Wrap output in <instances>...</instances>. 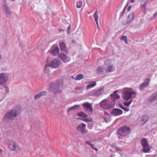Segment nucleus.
Returning <instances> with one entry per match:
<instances>
[{
  "label": "nucleus",
  "instance_id": "f257e3e1",
  "mask_svg": "<svg viewBox=\"0 0 157 157\" xmlns=\"http://www.w3.org/2000/svg\"><path fill=\"white\" fill-rule=\"evenodd\" d=\"M63 79H57L55 82L52 83L50 84V90L56 93H61V90H60V87L61 86L62 87L63 86Z\"/></svg>",
  "mask_w": 157,
  "mask_h": 157
},
{
  "label": "nucleus",
  "instance_id": "f03ea898",
  "mask_svg": "<svg viewBox=\"0 0 157 157\" xmlns=\"http://www.w3.org/2000/svg\"><path fill=\"white\" fill-rule=\"evenodd\" d=\"M123 98L125 101L128 100L132 96V94H136L135 91H133L131 88H125L123 90Z\"/></svg>",
  "mask_w": 157,
  "mask_h": 157
},
{
  "label": "nucleus",
  "instance_id": "7ed1b4c3",
  "mask_svg": "<svg viewBox=\"0 0 157 157\" xmlns=\"http://www.w3.org/2000/svg\"><path fill=\"white\" fill-rule=\"evenodd\" d=\"M18 114L15 109L11 110L6 113L4 116V120L7 121L8 120L13 121L14 120Z\"/></svg>",
  "mask_w": 157,
  "mask_h": 157
},
{
  "label": "nucleus",
  "instance_id": "20e7f679",
  "mask_svg": "<svg viewBox=\"0 0 157 157\" xmlns=\"http://www.w3.org/2000/svg\"><path fill=\"white\" fill-rule=\"evenodd\" d=\"M117 133L121 136H126L131 133V128L127 126H122L119 129Z\"/></svg>",
  "mask_w": 157,
  "mask_h": 157
},
{
  "label": "nucleus",
  "instance_id": "39448f33",
  "mask_svg": "<svg viewBox=\"0 0 157 157\" xmlns=\"http://www.w3.org/2000/svg\"><path fill=\"white\" fill-rule=\"evenodd\" d=\"M8 144L9 148L11 151H16L17 152V151L20 150L19 145L15 141L13 140H10L8 141Z\"/></svg>",
  "mask_w": 157,
  "mask_h": 157
},
{
  "label": "nucleus",
  "instance_id": "423d86ee",
  "mask_svg": "<svg viewBox=\"0 0 157 157\" xmlns=\"http://www.w3.org/2000/svg\"><path fill=\"white\" fill-rule=\"evenodd\" d=\"M61 61L58 59H55L52 60L49 65L50 66L54 68H58L61 64Z\"/></svg>",
  "mask_w": 157,
  "mask_h": 157
},
{
  "label": "nucleus",
  "instance_id": "0eeeda50",
  "mask_svg": "<svg viewBox=\"0 0 157 157\" xmlns=\"http://www.w3.org/2000/svg\"><path fill=\"white\" fill-rule=\"evenodd\" d=\"M109 103V101H108L103 100L100 102V106L104 109H110L112 108L113 106L110 105Z\"/></svg>",
  "mask_w": 157,
  "mask_h": 157
},
{
  "label": "nucleus",
  "instance_id": "6e6552de",
  "mask_svg": "<svg viewBox=\"0 0 157 157\" xmlns=\"http://www.w3.org/2000/svg\"><path fill=\"white\" fill-rule=\"evenodd\" d=\"M82 105L84 110H87L91 112H93V109L92 108V105L91 104L88 102H86L83 103L82 104Z\"/></svg>",
  "mask_w": 157,
  "mask_h": 157
},
{
  "label": "nucleus",
  "instance_id": "1a4fd4ad",
  "mask_svg": "<svg viewBox=\"0 0 157 157\" xmlns=\"http://www.w3.org/2000/svg\"><path fill=\"white\" fill-rule=\"evenodd\" d=\"M86 125L85 124L82 123L78 125L76 128V129L78 131H81L82 133H85L87 132V131L85 129Z\"/></svg>",
  "mask_w": 157,
  "mask_h": 157
},
{
  "label": "nucleus",
  "instance_id": "9d476101",
  "mask_svg": "<svg viewBox=\"0 0 157 157\" xmlns=\"http://www.w3.org/2000/svg\"><path fill=\"white\" fill-rule=\"evenodd\" d=\"M104 90L103 88H100L98 90H93L90 92L92 95L99 96L103 94Z\"/></svg>",
  "mask_w": 157,
  "mask_h": 157
},
{
  "label": "nucleus",
  "instance_id": "9b49d317",
  "mask_svg": "<svg viewBox=\"0 0 157 157\" xmlns=\"http://www.w3.org/2000/svg\"><path fill=\"white\" fill-rule=\"evenodd\" d=\"M8 78L7 75L4 73L0 74V84H4L8 80Z\"/></svg>",
  "mask_w": 157,
  "mask_h": 157
},
{
  "label": "nucleus",
  "instance_id": "f8f14e48",
  "mask_svg": "<svg viewBox=\"0 0 157 157\" xmlns=\"http://www.w3.org/2000/svg\"><path fill=\"white\" fill-rule=\"evenodd\" d=\"M59 57L64 63L68 62L70 60V58L69 57L63 53H61Z\"/></svg>",
  "mask_w": 157,
  "mask_h": 157
},
{
  "label": "nucleus",
  "instance_id": "ddd939ff",
  "mask_svg": "<svg viewBox=\"0 0 157 157\" xmlns=\"http://www.w3.org/2000/svg\"><path fill=\"white\" fill-rule=\"evenodd\" d=\"M148 0H142L140 2V7L144 10L145 13L147 12V4L148 2Z\"/></svg>",
  "mask_w": 157,
  "mask_h": 157
},
{
  "label": "nucleus",
  "instance_id": "4468645a",
  "mask_svg": "<svg viewBox=\"0 0 157 157\" xmlns=\"http://www.w3.org/2000/svg\"><path fill=\"white\" fill-rule=\"evenodd\" d=\"M150 79L146 78L144 82L142 83L140 86V89L141 90H143L145 87H147L149 85Z\"/></svg>",
  "mask_w": 157,
  "mask_h": 157
},
{
  "label": "nucleus",
  "instance_id": "2eb2a0df",
  "mask_svg": "<svg viewBox=\"0 0 157 157\" xmlns=\"http://www.w3.org/2000/svg\"><path fill=\"white\" fill-rule=\"evenodd\" d=\"M123 111L119 109H113L111 113L112 114H113L115 116H117L122 114Z\"/></svg>",
  "mask_w": 157,
  "mask_h": 157
},
{
  "label": "nucleus",
  "instance_id": "dca6fc26",
  "mask_svg": "<svg viewBox=\"0 0 157 157\" xmlns=\"http://www.w3.org/2000/svg\"><path fill=\"white\" fill-rule=\"evenodd\" d=\"M59 49L58 47H53L50 51L51 54L55 56L59 53Z\"/></svg>",
  "mask_w": 157,
  "mask_h": 157
},
{
  "label": "nucleus",
  "instance_id": "f3484780",
  "mask_svg": "<svg viewBox=\"0 0 157 157\" xmlns=\"http://www.w3.org/2000/svg\"><path fill=\"white\" fill-rule=\"evenodd\" d=\"M59 45L61 51L66 53L68 52L67 48L64 43L60 42L59 43Z\"/></svg>",
  "mask_w": 157,
  "mask_h": 157
},
{
  "label": "nucleus",
  "instance_id": "a211bd4d",
  "mask_svg": "<svg viewBox=\"0 0 157 157\" xmlns=\"http://www.w3.org/2000/svg\"><path fill=\"white\" fill-rule=\"evenodd\" d=\"M94 17V18L95 21L96 22V24L97 25L98 28H99V26L98 24V11L97 10H96L95 12L94 13L93 15Z\"/></svg>",
  "mask_w": 157,
  "mask_h": 157
},
{
  "label": "nucleus",
  "instance_id": "6ab92c4d",
  "mask_svg": "<svg viewBox=\"0 0 157 157\" xmlns=\"http://www.w3.org/2000/svg\"><path fill=\"white\" fill-rule=\"evenodd\" d=\"M46 92L45 91H42L39 94L35 95L34 96L35 100H36L37 98H40L42 96L46 95Z\"/></svg>",
  "mask_w": 157,
  "mask_h": 157
},
{
  "label": "nucleus",
  "instance_id": "aec40b11",
  "mask_svg": "<svg viewBox=\"0 0 157 157\" xmlns=\"http://www.w3.org/2000/svg\"><path fill=\"white\" fill-rule=\"evenodd\" d=\"M157 100V96L156 94H154L153 95L150 96L148 99L150 102H152Z\"/></svg>",
  "mask_w": 157,
  "mask_h": 157
},
{
  "label": "nucleus",
  "instance_id": "412c9836",
  "mask_svg": "<svg viewBox=\"0 0 157 157\" xmlns=\"http://www.w3.org/2000/svg\"><path fill=\"white\" fill-rule=\"evenodd\" d=\"M111 99L113 101L120 98V96L118 94H111Z\"/></svg>",
  "mask_w": 157,
  "mask_h": 157
},
{
  "label": "nucleus",
  "instance_id": "4be33fe9",
  "mask_svg": "<svg viewBox=\"0 0 157 157\" xmlns=\"http://www.w3.org/2000/svg\"><path fill=\"white\" fill-rule=\"evenodd\" d=\"M90 83V84L86 86V90L94 87L97 85L96 81H93Z\"/></svg>",
  "mask_w": 157,
  "mask_h": 157
},
{
  "label": "nucleus",
  "instance_id": "5701e85b",
  "mask_svg": "<svg viewBox=\"0 0 157 157\" xmlns=\"http://www.w3.org/2000/svg\"><path fill=\"white\" fill-rule=\"evenodd\" d=\"M148 117L147 116H143L141 119V121H140L141 124L143 125L146 123L148 120Z\"/></svg>",
  "mask_w": 157,
  "mask_h": 157
},
{
  "label": "nucleus",
  "instance_id": "b1692460",
  "mask_svg": "<svg viewBox=\"0 0 157 157\" xmlns=\"http://www.w3.org/2000/svg\"><path fill=\"white\" fill-rule=\"evenodd\" d=\"M115 69L113 65H109L107 67V69L106 70L107 72L113 71Z\"/></svg>",
  "mask_w": 157,
  "mask_h": 157
},
{
  "label": "nucleus",
  "instance_id": "393cba45",
  "mask_svg": "<svg viewBox=\"0 0 157 157\" xmlns=\"http://www.w3.org/2000/svg\"><path fill=\"white\" fill-rule=\"evenodd\" d=\"M150 150V149L149 147L148 144L143 147V151L144 153H147L149 152Z\"/></svg>",
  "mask_w": 157,
  "mask_h": 157
},
{
  "label": "nucleus",
  "instance_id": "a878e982",
  "mask_svg": "<svg viewBox=\"0 0 157 157\" xmlns=\"http://www.w3.org/2000/svg\"><path fill=\"white\" fill-rule=\"evenodd\" d=\"M80 107V105H75L73 106L72 107L69 108L67 109V111L69 112L71 110H75L76 109H78Z\"/></svg>",
  "mask_w": 157,
  "mask_h": 157
},
{
  "label": "nucleus",
  "instance_id": "bb28decb",
  "mask_svg": "<svg viewBox=\"0 0 157 157\" xmlns=\"http://www.w3.org/2000/svg\"><path fill=\"white\" fill-rule=\"evenodd\" d=\"M77 115L79 117H88V115L83 112H80L77 113Z\"/></svg>",
  "mask_w": 157,
  "mask_h": 157
},
{
  "label": "nucleus",
  "instance_id": "cd10ccee",
  "mask_svg": "<svg viewBox=\"0 0 157 157\" xmlns=\"http://www.w3.org/2000/svg\"><path fill=\"white\" fill-rule=\"evenodd\" d=\"M134 18V13H132L128 16L127 20L128 21L130 22Z\"/></svg>",
  "mask_w": 157,
  "mask_h": 157
},
{
  "label": "nucleus",
  "instance_id": "c85d7f7f",
  "mask_svg": "<svg viewBox=\"0 0 157 157\" xmlns=\"http://www.w3.org/2000/svg\"><path fill=\"white\" fill-rule=\"evenodd\" d=\"M141 145L143 146V147L148 144L147 140L145 138H143L142 140H141Z\"/></svg>",
  "mask_w": 157,
  "mask_h": 157
},
{
  "label": "nucleus",
  "instance_id": "c756f323",
  "mask_svg": "<svg viewBox=\"0 0 157 157\" xmlns=\"http://www.w3.org/2000/svg\"><path fill=\"white\" fill-rule=\"evenodd\" d=\"M84 77L83 75L81 74H79L75 78V79L76 80H79L83 79Z\"/></svg>",
  "mask_w": 157,
  "mask_h": 157
},
{
  "label": "nucleus",
  "instance_id": "7c9ffc66",
  "mask_svg": "<svg viewBox=\"0 0 157 157\" xmlns=\"http://www.w3.org/2000/svg\"><path fill=\"white\" fill-rule=\"evenodd\" d=\"M120 39L121 40H124L126 44H127L128 43V41L127 37L126 36H122L120 37Z\"/></svg>",
  "mask_w": 157,
  "mask_h": 157
},
{
  "label": "nucleus",
  "instance_id": "2f4dec72",
  "mask_svg": "<svg viewBox=\"0 0 157 157\" xmlns=\"http://www.w3.org/2000/svg\"><path fill=\"white\" fill-rule=\"evenodd\" d=\"M82 5V2L81 0L78 1L76 3V7L78 8H80Z\"/></svg>",
  "mask_w": 157,
  "mask_h": 157
},
{
  "label": "nucleus",
  "instance_id": "473e14b6",
  "mask_svg": "<svg viewBox=\"0 0 157 157\" xmlns=\"http://www.w3.org/2000/svg\"><path fill=\"white\" fill-rule=\"evenodd\" d=\"M85 143H86V144H88L91 147L94 149V150H96V151H97L98 149L95 148L94 147V146L93 144H91L90 142L87 141H85Z\"/></svg>",
  "mask_w": 157,
  "mask_h": 157
},
{
  "label": "nucleus",
  "instance_id": "72a5a7b5",
  "mask_svg": "<svg viewBox=\"0 0 157 157\" xmlns=\"http://www.w3.org/2000/svg\"><path fill=\"white\" fill-rule=\"evenodd\" d=\"M105 69L102 66L99 67L97 69V71L98 73L102 72L105 71Z\"/></svg>",
  "mask_w": 157,
  "mask_h": 157
},
{
  "label": "nucleus",
  "instance_id": "f704fd0d",
  "mask_svg": "<svg viewBox=\"0 0 157 157\" xmlns=\"http://www.w3.org/2000/svg\"><path fill=\"white\" fill-rule=\"evenodd\" d=\"M119 107L121 108V109H123L124 111L126 112H128L129 111V109L127 107H124L121 104H120L119 105Z\"/></svg>",
  "mask_w": 157,
  "mask_h": 157
},
{
  "label": "nucleus",
  "instance_id": "c9c22d12",
  "mask_svg": "<svg viewBox=\"0 0 157 157\" xmlns=\"http://www.w3.org/2000/svg\"><path fill=\"white\" fill-rule=\"evenodd\" d=\"M132 101V100H131L129 102H124V104L125 106H129L130 104L131 103Z\"/></svg>",
  "mask_w": 157,
  "mask_h": 157
},
{
  "label": "nucleus",
  "instance_id": "e433bc0d",
  "mask_svg": "<svg viewBox=\"0 0 157 157\" xmlns=\"http://www.w3.org/2000/svg\"><path fill=\"white\" fill-rule=\"evenodd\" d=\"M126 6L124 8V9L123 10H122V11L121 12V13H120V16L121 17H122L124 15V13H125V9H126V6Z\"/></svg>",
  "mask_w": 157,
  "mask_h": 157
},
{
  "label": "nucleus",
  "instance_id": "4c0bfd02",
  "mask_svg": "<svg viewBox=\"0 0 157 157\" xmlns=\"http://www.w3.org/2000/svg\"><path fill=\"white\" fill-rule=\"evenodd\" d=\"M4 8L5 9L6 11V13H10V12L9 10V8L8 7H7L6 5H5L4 6Z\"/></svg>",
  "mask_w": 157,
  "mask_h": 157
},
{
  "label": "nucleus",
  "instance_id": "58836bf2",
  "mask_svg": "<svg viewBox=\"0 0 157 157\" xmlns=\"http://www.w3.org/2000/svg\"><path fill=\"white\" fill-rule=\"evenodd\" d=\"M110 60L109 59H107L105 61V63L106 65H107L109 64L110 62Z\"/></svg>",
  "mask_w": 157,
  "mask_h": 157
},
{
  "label": "nucleus",
  "instance_id": "ea45409f",
  "mask_svg": "<svg viewBox=\"0 0 157 157\" xmlns=\"http://www.w3.org/2000/svg\"><path fill=\"white\" fill-rule=\"evenodd\" d=\"M71 28V25H70L68 27V28L67 30V34H69L70 33V30Z\"/></svg>",
  "mask_w": 157,
  "mask_h": 157
},
{
  "label": "nucleus",
  "instance_id": "a19ab883",
  "mask_svg": "<svg viewBox=\"0 0 157 157\" xmlns=\"http://www.w3.org/2000/svg\"><path fill=\"white\" fill-rule=\"evenodd\" d=\"M49 71V69L47 68V66L45 65V67L44 69V72L46 73H48Z\"/></svg>",
  "mask_w": 157,
  "mask_h": 157
},
{
  "label": "nucleus",
  "instance_id": "79ce46f5",
  "mask_svg": "<svg viewBox=\"0 0 157 157\" xmlns=\"http://www.w3.org/2000/svg\"><path fill=\"white\" fill-rule=\"evenodd\" d=\"M82 121L84 122H90L91 121V120H90L89 119H84L82 120Z\"/></svg>",
  "mask_w": 157,
  "mask_h": 157
},
{
  "label": "nucleus",
  "instance_id": "37998d69",
  "mask_svg": "<svg viewBox=\"0 0 157 157\" xmlns=\"http://www.w3.org/2000/svg\"><path fill=\"white\" fill-rule=\"evenodd\" d=\"M116 151H122L120 147H116Z\"/></svg>",
  "mask_w": 157,
  "mask_h": 157
},
{
  "label": "nucleus",
  "instance_id": "c03bdc74",
  "mask_svg": "<svg viewBox=\"0 0 157 157\" xmlns=\"http://www.w3.org/2000/svg\"><path fill=\"white\" fill-rule=\"evenodd\" d=\"M75 89L76 90L79 89L80 90H82L83 89L82 87H76L75 88Z\"/></svg>",
  "mask_w": 157,
  "mask_h": 157
},
{
  "label": "nucleus",
  "instance_id": "a18cd8bd",
  "mask_svg": "<svg viewBox=\"0 0 157 157\" xmlns=\"http://www.w3.org/2000/svg\"><path fill=\"white\" fill-rule=\"evenodd\" d=\"M150 156H151V157H155V155H146V157H150Z\"/></svg>",
  "mask_w": 157,
  "mask_h": 157
},
{
  "label": "nucleus",
  "instance_id": "49530a36",
  "mask_svg": "<svg viewBox=\"0 0 157 157\" xmlns=\"http://www.w3.org/2000/svg\"><path fill=\"white\" fill-rule=\"evenodd\" d=\"M131 6H129L128 7V8L127 11L128 12H129L130 11V10L131 9Z\"/></svg>",
  "mask_w": 157,
  "mask_h": 157
},
{
  "label": "nucleus",
  "instance_id": "de8ad7c7",
  "mask_svg": "<svg viewBox=\"0 0 157 157\" xmlns=\"http://www.w3.org/2000/svg\"><path fill=\"white\" fill-rule=\"evenodd\" d=\"M153 16L154 17H157V12L154 14Z\"/></svg>",
  "mask_w": 157,
  "mask_h": 157
},
{
  "label": "nucleus",
  "instance_id": "09e8293b",
  "mask_svg": "<svg viewBox=\"0 0 157 157\" xmlns=\"http://www.w3.org/2000/svg\"><path fill=\"white\" fill-rule=\"evenodd\" d=\"M3 150L2 149L0 148V154H1L2 153V152H3Z\"/></svg>",
  "mask_w": 157,
  "mask_h": 157
},
{
  "label": "nucleus",
  "instance_id": "8fccbe9b",
  "mask_svg": "<svg viewBox=\"0 0 157 157\" xmlns=\"http://www.w3.org/2000/svg\"><path fill=\"white\" fill-rule=\"evenodd\" d=\"M59 32L60 33L61 31H64V29H59Z\"/></svg>",
  "mask_w": 157,
  "mask_h": 157
},
{
  "label": "nucleus",
  "instance_id": "3c124183",
  "mask_svg": "<svg viewBox=\"0 0 157 157\" xmlns=\"http://www.w3.org/2000/svg\"><path fill=\"white\" fill-rule=\"evenodd\" d=\"M136 0H130V2L131 3H134Z\"/></svg>",
  "mask_w": 157,
  "mask_h": 157
},
{
  "label": "nucleus",
  "instance_id": "603ef678",
  "mask_svg": "<svg viewBox=\"0 0 157 157\" xmlns=\"http://www.w3.org/2000/svg\"><path fill=\"white\" fill-rule=\"evenodd\" d=\"M117 90H115L114 93L113 94H117L116 93H117Z\"/></svg>",
  "mask_w": 157,
  "mask_h": 157
},
{
  "label": "nucleus",
  "instance_id": "864d4df0",
  "mask_svg": "<svg viewBox=\"0 0 157 157\" xmlns=\"http://www.w3.org/2000/svg\"><path fill=\"white\" fill-rule=\"evenodd\" d=\"M105 115H108V113L106 112H104Z\"/></svg>",
  "mask_w": 157,
  "mask_h": 157
},
{
  "label": "nucleus",
  "instance_id": "5fc2aeb1",
  "mask_svg": "<svg viewBox=\"0 0 157 157\" xmlns=\"http://www.w3.org/2000/svg\"><path fill=\"white\" fill-rule=\"evenodd\" d=\"M2 59V56L1 55H0V59Z\"/></svg>",
  "mask_w": 157,
  "mask_h": 157
},
{
  "label": "nucleus",
  "instance_id": "6e6d98bb",
  "mask_svg": "<svg viewBox=\"0 0 157 157\" xmlns=\"http://www.w3.org/2000/svg\"><path fill=\"white\" fill-rule=\"evenodd\" d=\"M71 78H74V77L73 76H71Z\"/></svg>",
  "mask_w": 157,
  "mask_h": 157
},
{
  "label": "nucleus",
  "instance_id": "4d7b16f0",
  "mask_svg": "<svg viewBox=\"0 0 157 157\" xmlns=\"http://www.w3.org/2000/svg\"><path fill=\"white\" fill-rule=\"evenodd\" d=\"M110 157H113L112 156H111Z\"/></svg>",
  "mask_w": 157,
  "mask_h": 157
},
{
  "label": "nucleus",
  "instance_id": "13d9d810",
  "mask_svg": "<svg viewBox=\"0 0 157 157\" xmlns=\"http://www.w3.org/2000/svg\"><path fill=\"white\" fill-rule=\"evenodd\" d=\"M113 156H115V155H113Z\"/></svg>",
  "mask_w": 157,
  "mask_h": 157
}]
</instances>
